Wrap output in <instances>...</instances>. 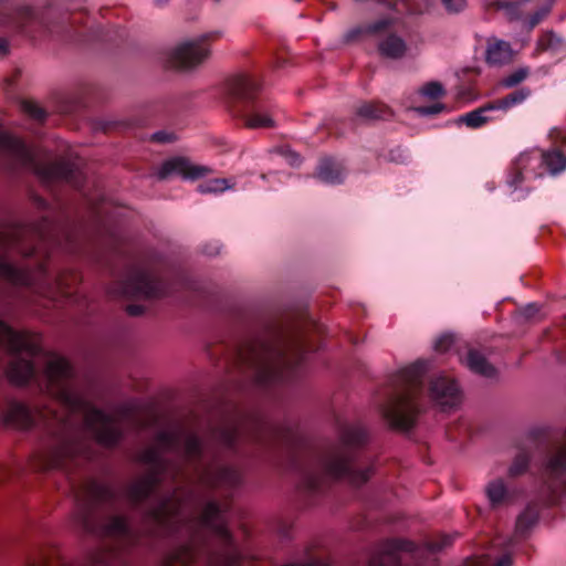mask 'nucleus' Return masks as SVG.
I'll use <instances>...</instances> for the list:
<instances>
[{
    "mask_svg": "<svg viewBox=\"0 0 566 566\" xmlns=\"http://www.w3.org/2000/svg\"><path fill=\"white\" fill-rule=\"evenodd\" d=\"M543 161V150L533 149L522 153L511 166L507 184L517 189L524 180L542 177Z\"/></svg>",
    "mask_w": 566,
    "mask_h": 566,
    "instance_id": "ddd939ff",
    "label": "nucleus"
},
{
    "mask_svg": "<svg viewBox=\"0 0 566 566\" xmlns=\"http://www.w3.org/2000/svg\"><path fill=\"white\" fill-rule=\"evenodd\" d=\"M155 4L158 7H164L168 3L169 0H154Z\"/></svg>",
    "mask_w": 566,
    "mask_h": 566,
    "instance_id": "8fccbe9b",
    "label": "nucleus"
},
{
    "mask_svg": "<svg viewBox=\"0 0 566 566\" xmlns=\"http://www.w3.org/2000/svg\"><path fill=\"white\" fill-rule=\"evenodd\" d=\"M10 53V42L6 38H0V59L6 57Z\"/></svg>",
    "mask_w": 566,
    "mask_h": 566,
    "instance_id": "c03bdc74",
    "label": "nucleus"
},
{
    "mask_svg": "<svg viewBox=\"0 0 566 566\" xmlns=\"http://www.w3.org/2000/svg\"><path fill=\"white\" fill-rule=\"evenodd\" d=\"M7 83H8V85H12L13 84V80H7Z\"/></svg>",
    "mask_w": 566,
    "mask_h": 566,
    "instance_id": "5fc2aeb1",
    "label": "nucleus"
},
{
    "mask_svg": "<svg viewBox=\"0 0 566 566\" xmlns=\"http://www.w3.org/2000/svg\"><path fill=\"white\" fill-rule=\"evenodd\" d=\"M512 539L501 555L492 553L468 557L462 566H512Z\"/></svg>",
    "mask_w": 566,
    "mask_h": 566,
    "instance_id": "412c9836",
    "label": "nucleus"
},
{
    "mask_svg": "<svg viewBox=\"0 0 566 566\" xmlns=\"http://www.w3.org/2000/svg\"><path fill=\"white\" fill-rule=\"evenodd\" d=\"M291 165H298L301 163L300 156L296 153L289 151Z\"/></svg>",
    "mask_w": 566,
    "mask_h": 566,
    "instance_id": "a18cd8bd",
    "label": "nucleus"
},
{
    "mask_svg": "<svg viewBox=\"0 0 566 566\" xmlns=\"http://www.w3.org/2000/svg\"><path fill=\"white\" fill-rule=\"evenodd\" d=\"M530 95L531 90L528 87H521L502 98L492 101L490 107H494L495 111L507 112L509 109L521 105L530 97Z\"/></svg>",
    "mask_w": 566,
    "mask_h": 566,
    "instance_id": "393cba45",
    "label": "nucleus"
},
{
    "mask_svg": "<svg viewBox=\"0 0 566 566\" xmlns=\"http://www.w3.org/2000/svg\"><path fill=\"white\" fill-rule=\"evenodd\" d=\"M389 160L397 164H405L409 160V154L407 150L397 147L389 151Z\"/></svg>",
    "mask_w": 566,
    "mask_h": 566,
    "instance_id": "ea45409f",
    "label": "nucleus"
},
{
    "mask_svg": "<svg viewBox=\"0 0 566 566\" xmlns=\"http://www.w3.org/2000/svg\"><path fill=\"white\" fill-rule=\"evenodd\" d=\"M146 311L145 306L139 304H129L126 306V312L130 316H140Z\"/></svg>",
    "mask_w": 566,
    "mask_h": 566,
    "instance_id": "37998d69",
    "label": "nucleus"
},
{
    "mask_svg": "<svg viewBox=\"0 0 566 566\" xmlns=\"http://www.w3.org/2000/svg\"><path fill=\"white\" fill-rule=\"evenodd\" d=\"M563 326H564V329H565V333H566V318L564 319Z\"/></svg>",
    "mask_w": 566,
    "mask_h": 566,
    "instance_id": "4d7b16f0",
    "label": "nucleus"
},
{
    "mask_svg": "<svg viewBox=\"0 0 566 566\" xmlns=\"http://www.w3.org/2000/svg\"><path fill=\"white\" fill-rule=\"evenodd\" d=\"M115 33H116V36H117V38H119V39H122V38H123V34H122V33H123V31H122V30H116V31H115Z\"/></svg>",
    "mask_w": 566,
    "mask_h": 566,
    "instance_id": "603ef678",
    "label": "nucleus"
},
{
    "mask_svg": "<svg viewBox=\"0 0 566 566\" xmlns=\"http://www.w3.org/2000/svg\"><path fill=\"white\" fill-rule=\"evenodd\" d=\"M174 471H175V472H174V475H175V476H177V475H179V474H184V473H182V469H181V468H179V467H175V468H174Z\"/></svg>",
    "mask_w": 566,
    "mask_h": 566,
    "instance_id": "3c124183",
    "label": "nucleus"
},
{
    "mask_svg": "<svg viewBox=\"0 0 566 566\" xmlns=\"http://www.w3.org/2000/svg\"><path fill=\"white\" fill-rule=\"evenodd\" d=\"M86 566H111L108 562V554L103 551L92 553Z\"/></svg>",
    "mask_w": 566,
    "mask_h": 566,
    "instance_id": "c9c22d12",
    "label": "nucleus"
},
{
    "mask_svg": "<svg viewBox=\"0 0 566 566\" xmlns=\"http://www.w3.org/2000/svg\"><path fill=\"white\" fill-rule=\"evenodd\" d=\"M36 200H38V202H39V205H40L41 207H44V206H45V201H44L43 199H41V198H36Z\"/></svg>",
    "mask_w": 566,
    "mask_h": 566,
    "instance_id": "864d4df0",
    "label": "nucleus"
},
{
    "mask_svg": "<svg viewBox=\"0 0 566 566\" xmlns=\"http://www.w3.org/2000/svg\"><path fill=\"white\" fill-rule=\"evenodd\" d=\"M465 365L472 373L485 378H495L497 375L496 368L478 349H469Z\"/></svg>",
    "mask_w": 566,
    "mask_h": 566,
    "instance_id": "4be33fe9",
    "label": "nucleus"
},
{
    "mask_svg": "<svg viewBox=\"0 0 566 566\" xmlns=\"http://www.w3.org/2000/svg\"><path fill=\"white\" fill-rule=\"evenodd\" d=\"M536 493L516 518V537H525L545 510L566 507V441L543 448L536 460Z\"/></svg>",
    "mask_w": 566,
    "mask_h": 566,
    "instance_id": "39448f33",
    "label": "nucleus"
},
{
    "mask_svg": "<svg viewBox=\"0 0 566 566\" xmlns=\"http://www.w3.org/2000/svg\"><path fill=\"white\" fill-rule=\"evenodd\" d=\"M0 420L4 426L15 429H29L34 424V418L22 402L9 400L0 410Z\"/></svg>",
    "mask_w": 566,
    "mask_h": 566,
    "instance_id": "a211bd4d",
    "label": "nucleus"
},
{
    "mask_svg": "<svg viewBox=\"0 0 566 566\" xmlns=\"http://www.w3.org/2000/svg\"><path fill=\"white\" fill-rule=\"evenodd\" d=\"M378 52L384 57L399 60L406 54L407 44L396 33H389L378 43Z\"/></svg>",
    "mask_w": 566,
    "mask_h": 566,
    "instance_id": "5701e85b",
    "label": "nucleus"
},
{
    "mask_svg": "<svg viewBox=\"0 0 566 566\" xmlns=\"http://www.w3.org/2000/svg\"><path fill=\"white\" fill-rule=\"evenodd\" d=\"M39 235H40L41 238H44V233H42V232H39Z\"/></svg>",
    "mask_w": 566,
    "mask_h": 566,
    "instance_id": "13d9d810",
    "label": "nucleus"
},
{
    "mask_svg": "<svg viewBox=\"0 0 566 566\" xmlns=\"http://www.w3.org/2000/svg\"><path fill=\"white\" fill-rule=\"evenodd\" d=\"M537 49L553 54H566V42L554 31H547L539 36Z\"/></svg>",
    "mask_w": 566,
    "mask_h": 566,
    "instance_id": "a878e982",
    "label": "nucleus"
},
{
    "mask_svg": "<svg viewBox=\"0 0 566 566\" xmlns=\"http://www.w3.org/2000/svg\"><path fill=\"white\" fill-rule=\"evenodd\" d=\"M221 245L218 241L207 243L202 247V253L207 255H217L220 253Z\"/></svg>",
    "mask_w": 566,
    "mask_h": 566,
    "instance_id": "79ce46f5",
    "label": "nucleus"
},
{
    "mask_svg": "<svg viewBox=\"0 0 566 566\" xmlns=\"http://www.w3.org/2000/svg\"><path fill=\"white\" fill-rule=\"evenodd\" d=\"M431 365L430 359H418L395 376L396 388L381 406L382 417L390 427L405 431L416 424L421 412L423 376L430 370Z\"/></svg>",
    "mask_w": 566,
    "mask_h": 566,
    "instance_id": "0eeeda50",
    "label": "nucleus"
},
{
    "mask_svg": "<svg viewBox=\"0 0 566 566\" xmlns=\"http://www.w3.org/2000/svg\"><path fill=\"white\" fill-rule=\"evenodd\" d=\"M209 172L205 166L192 165L185 157H174L163 163L157 171L159 180H166L174 175H179L185 179L196 180Z\"/></svg>",
    "mask_w": 566,
    "mask_h": 566,
    "instance_id": "f3484780",
    "label": "nucleus"
},
{
    "mask_svg": "<svg viewBox=\"0 0 566 566\" xmlns=\"http://www.w3.org/2000/svg\"><path fill=\"white\" fill-rule=\"evenodd\" d=\"M522 493V489L504 478H495L485 485V495L493 510L513 504Z\"/></svg>",
    "mask_w": 566,
    "mask_h": 566,
    "instance_id": "4468645a",
    "label": "nucleus"
},
{
    "mask_svg": "<svg viewBox=\"0 0 566 566\" xmlns=\"http://www.w3.org/2000/svg\"><path fill=\"white\" fill-rule=\"evenodd\" d=\"M129 411H130V410H129V408H128V407H125V409H124V413H128Z\"/></svg>",
    "mask_w": 566,
    "mask_h": 566,
    "instance_id": "6e6d98bb",
    "label": "nucleus"
},
{
    "mask_svg": "<svg viewBox=\"0 0 566 566\" xmlns=\"http://www.w3.org/2000/svg\"><path fill=\"white\" fill-rule=\"evenodd\" d=\"M543 168L551 175H557L566 169V156L558 149L543 151Z\"/></svg>",
    "mask_w": 566,
    "mask_h": 566,
    "instance_id": "cd10ccee",
    "label": "nucleus"
},
{
    "mask_svg": "<svg viewBox=\"0 0 566 566\" xmlns=\"http://www.w3.org/2000/svg\"><path fill=\"white\" fill-rule=\"evenodd\" d=\"M156 440L166 450L177 452L199 483L209 489L235 488L242 482L241 472L223 463V452L264 458L298 475L297 499L305 507L317 504L332 481L360 486L374 473L369 459L361 455L369 436L360 424L342 427L339 441L324 450L305 448L289 426L256 418L248 423L233 418L211 426L206 440L195 432L180 434L165 430L157 433Z\"/></svg>",
    "mask_w": 566,
    "mask_h": 566,
    "instance_id": "f257e3e1",
    "label": "nucleus"
},
{
    "mask_svg": "<svg viewBox=\"0 0 566 566\" xmlns=\"http://www.w3.org/2000/svg\"><path fill=\"white\" fill-rule=\"evenodd\" d=\"M85 11L56 12L49 8L38 12L28 6L15 9L0 0V27L8 28L18 34L34 38L36 32L44 30L51 35L69 42H84L91 29L84 28Z\"/></svg>",
    "mask_w": 566,
    "mask_h": 566,
    "instance_id": "423d86ee",
    "label": "nucleus"
},
{
    "mask_svg": "<svg viewBox=\"0 0 566 566\" xmlns=\"http://www.w3.org/2000/svg\"><path fill=\"white\" fill-rule=\"evenodd\" d=\"M394 20L389 17H385L378 19L373 22H367L360 25H357L344 35L345 42H354L363 36H380L389 31L392 27Z\"/></svg>",
    "mask_w": 566,
    "mask_h": 566,
    "instance_id": "aec40b11",
    "label": "nucleus"
},
{
    "mask_svg": "<svg viewBox=\"0 0 566 566\" xmlns=\"http://www.w3.org/2000/svg\"><path fill=\"white\" fill-rule=\"evenodd\" d=\"M539 307L536 303H531L523 308H521L520 313L525 319H531L535 317V315L538 313Z\"/></svg>",
    "mask_w": 566,
    "mask_h": 566,
    "instance_id": "a19ab883",
    "label": "nucleus"
},
{
    "mask_svg": "<svg viewBox=\"0 0 566 566\" xmlns=\"http://www.w3.org/2000/svg\"><path fill=\"white\" fill-rule=\"evenodd\" d=\"M446 109V105L442 103H434L429 106H418L415 108V112L421 116H430L441 113Z\"/></svg>",
    "mask_w": 566,
    "mask_h": 566,
    "instance_id": "e433bc0d",
    "label": "nucleus"
},
{
    "mask_svg": "<svg viewBox=\"0 0 566 566\" xmlns=\"http://www.w3.org/2000/svg\"><path fill=\"white\" fill-rule=\"evenodd\" d=\"M113 293L123 297L159 298L170 294L169 284L146 270L136 269L116 282Z\"/></svg>",
    "mask_w": 566,
    "mask_h": 566,
    "instance_id": "f8f14e48",
    "label": "nucleus"
},
{
    "mask_svg": "<svg viewBox=\"0 0 566 566\" xmlns=\"http://www.w3.org/2000/svg\"><path fill=\"white\" fill-rule=\"evenodd\" d=\"M452 344H453L452 335H450V334L441 335L434 342V350L438 353H446L451 348Z\"/></svg>",
    "mask_w": 566,
    "mask_h": 566,
    "instance_id": "4c0bfd02",
    "label": "nucleus"
},
{
    "mask_svg": "<svg viewBox=\"0 0 566 566\" xmlns=\"http://www.w3.org/2000/svg\"><path fill=\"white\" fill-rule=\"evenodd\" d=\"M368 524H369L368 520L366 517H364L357 525H355V528L364 530V528L368 527Z\"/></svg>",
    "mask_w": 566,
    "mask_h": 566,
    "instance_id": "de8ad7c7",
    "label": "nucleus"
},
{
    "mask_svg": "<svg viewBox=\"0 0 566 566\" xmlns=\"http://www.w3.org/2000/svg\"><path fill=\"white\" fill-rule=\"evenodd\" d=\"M176 135L166 130H159L151 135L150 140L158 144H169L176 140Z\"/></svg>",
    "mask_w": 566,
    "mask_h": 566,
    "instance_id": "58836bf2",
    "label": "nucleus"
},
{
    "mask_svg": "<svg viewBox=\"0 0 566 566\" xmlns=\"http://www.w3.org/2000/svg\"><path fill=\"white\" fill-rule=\"evenodd\" d=\"M222 38L221 31H211L182 42L165 53V63L175 69H192L210 56V45Z\"/></svg>",
    "mask_w": 566,
    "mask_h": 566,
    "instance_id": "9b49d317",
    "label": "nucleus"
},
{
    "mask_svg": "<svg viewBox=\"0 0 566 566\" xmlns=\"http://www.w3.org/2000/svg\"><path fill=\"white\" fill-rule=\"evenodd\" d=\"M90 500L80 505L75 516L77 526L86 534L94 536H108L122 539L128 544L138 541V533L132 528L124 515H111L99 521L95 506L99 504L113 505L118 499V492L111 485L92 482L88 485Z\"/></svg>",
    "mask_w": 566,
    "mask_h": 566,
    "instance_id": "6e6552de",
    "label": "nucleus"
},
{
    "mask_svg": "<svg viewBox=\"0 0 566 566\" xmlns=\"http://www.w3.org/2000/svg\"><path fill=\"white\" fill-rule=\"evenodd\" d=\"M21 109L32 119L43 123L48 116V113L36 103L30 101H23L21 103Z\"/></svg>",
    "mask_w": 566,
    "mask_h": 566,
    "instance_id": "c756f323",
    "label": "nucleus"
},
{
    "mask_svg": "<svg viewBox=\"0 0 566 566\" xmlns=\"http://www.w3.org/2000/svg\"><path fill=\"white\" fill-rule=\"evenodd\" d=\"M261 82L250 74H237L226 82L228 103L234 117L251 129L274 127V119L258 101Z\"/></svg>",
    "mask_w": 566,
    "mask_h": 566,
    "instance_id": "9d476101",
    "label": "nucleus"
},
{
    "mask_svg": "<svg viewBox=\"0 0 566 566\" xmlns=\"http://www.w3.org/2000/svg\"><path fill=\"white\" fill-rule=\"evenodd\" d=\"M310 350L301 331L271 322L258 332L222 340L209 349V355L220 354L228 367L248 373L259 387L268 390L295 382Z\"/></svg>",
    "mask_w": 566,
    "mask_h": 566,
    "instance_id": "7ed1b4c3",
    "label": "nucleus"
},
{
    "mask_svg": "<svg viewBox=\"0 0 566 566\" xmlns=\"http://www.w3.org/2000/svg\"><path fill=\"white\" fill-rule=\"evenodd\" d=\"M452 542L451 535H440L419 547L408 539L385 538L370 547L367 566H436L433 559L422 562V557L444 549Z\"/></svg>",
    "mask_w": 566,
    "mask_h": 566,
    "instance_id": "1a4fd4ad",
    "label": "nucleus"
},
{
    "mask_svg": "<svg viewBox=\"0 0 566 566\" xmlns=\"http://www.w3.org/2000/svg\"><path fill=\"white\" fill-rule=\"evenodd\" d=\"M57 285H59V289H61L62 291L66 290V287H67V284L64 283V281L61 276L57 279Z\"/></svg>",
    "mask_w": 566,
    "mask_h": 566,
    "instance_id": "09e8293b",
    "label": "nucleus"
},
{
    "mask_svg": "<svg viewBox=\"0 0 566 566\" xmlns=\"http://www.w3.org/2000/svg\"><path fill=\"white\" fill-rule=\"evenodd\" d=\"M527 75H528V70L524 69V67H521V69L515 70L514 72H512L507 76H505L501 81V84L504 87H509V88L510 87H514L517 84H520L521 82H523L527 77Z\"/></svg>",
    "mask_w": 566,
    "mask_h": 566,
    "instance_id": "2f4dec72",
    "label": "nucleus"
},
{
    "mask_svg": "<svg viewBox=\"0 0 566 566\" xmlns=\"http://www.w3.org/2000/svg\"><path fill=\"white\" fill-rule=\"evenodd\" d=\"M444 11L448 14H459L467 8V0H440Z\"/></svg>",
    "mask_w": 566,
    "mask_h": 566,
    "instance_id": "72a5a7b5",
    "label": "nucleus"
},
{
    "mask_svg": "<svg viewBox=\"0 0 566 566\" xmlns=\"http://www.w3.org/2000/svg\"><path fill=\"white\" fill-rule=\"evenodd\" d=\"M356 115L366 120L391 118L392 111L385 104L378 102H366L356 109Z\"/></svg>",
    "mask_w": 566,
    "mask_h": 566,
    "instance_id": "b1692460",
    "label": "nucleus"
},
{
    "mask_svg": "<svg viewBox=\"0 0 566 566\" xmlns=\"http://www.w3.org/2000/svg\"><path fill=\"white\" fill-rule=\"evenodd\" d=\"M552 3H553V0H551L548 4L539 8L538 10H536L534 13H532L530 15V19H528V28L530 29H534L549 13Z\"/></svg>",
    "mask_w": 566,
    "mask_h": 566,
    "instance_id": "f704fd0d",
    "label": "nucleus"
},
{
    "mask_svg": "<svg viewBox=\"0 0 566 566\" xmlns=\"http://www.w3.org/2000/svg\"><path fill=\"white\" fill-rule=\"evenodd\" d=\"M490 106H491V102L486 103L485 105H483L472 112H469V113L460 116L459 123H463L468 127L473 128V129L480 128L481 126H483L485 123H488L490 120V118L488 116H485V113L490 112V111H495L494 107H490Z\"/></svg>",
    "mask_w": 566,
    "mask_h": 566,
    "instance_id": "c85d7f7f",
    "label": "nucleus"
},
{
    "mask_svg": "<svg viewBox=\"0 0 566 566\" xmlns=\"http://www.w3.org/2000/svg\"><path fill=\"white\" fill-rule=\"evenodd\" d=\"M420 92L422 95L433 99L439 98L446 93L442 84L439 82H429L424 84Z\"/></svg>",
    "mask_w": 566,
    "mask_h": 566,
    "instance_id": "473e14b6",
    "label": "nucleus"
},
{
    "mask_svg": "<svg viewBox=\"0 0 566 566\" xmlns=\"http://www.w3.org/2000/svg\"><path fill=\"white\" fill-rule=\"evenodd\" d=\"M95 38H97L98 40L101 41H114L113 38L107 33V34H104L103 31H99L97 34L94 35Z\"/></svg>",
    "mask_w": 566,
    "mask_h": 566,
    "instance_id": "49530a36",
    "label": "nucleus"
},
{
    "mask_svg": "<svg viewBox=\"0 0 566 566\" xmlns=\"http://www.w3.org/2000/svg\"><path fill=\"white\" fill-rule=\"evenodd\" d=\"M227 188H229L227 179H212L200 184L198 186V191L201 193L222 192Z\"/></svg>",
    "mask_w": 566,
    "mask_h": 566,
    "instance_id": "7c9ffc66",
    "label": "nucleus"
},
{
    "mask_svg": "<svg viewBox=\"0 0 566 566\" xmlns=\"http://www.w3.org/2000/svg\"><path fill=\"white\" fill-rule=\"evenodd\" d=\"M346 169L343 163L333 157L321 158L315 170V178L328 185L343 184Z\"/></svg>",
    "mask_w": 566,
    "mask_h": 566,
    "instance_id": "6ab92c4d",
    "label": "nucleus"
},
{
    "mask_svg": "<svg viewBox=\"0 0 566 566\" xmlns=\"http://www.w3.org/2000/svg\"><path fill=\"white\" fill-rule=\"evenodd\" d=\"M510 45L504 41L489 44L485 60L490 65H502L510 60Z\"/></svg>",
    "mask_w": 566,
    "mask_h": 566,
    "instance_id": "bb28decb",
    "label": "nucleus"
},
{
    "mask_svg": "<svg viewBox=\"0 0 566 566\" xmlns=\"http://www.w3.org/2000/svg\"><path fill=\"white\" fill-rule=\"evenodd\" d=\"M431 399L443 408H452L461 400V392L454 379L439 375L433 377L429 384Z\"/></svg>",
    "mask_w": 566,
    "mask_h": 566,
    "instance_id": "dca6fc26",
    "label": "nucleus"
},
{
    "mask_svg": "<svg viewBox=\"0 0 566 566\" xmlns=\"http://www.w3.org/2000/svg\"><path fill=\"white\" fill-rule=\"evenodd\" d=\"M139 461L148 467V472L125 489V497L134 510L140 512L145 523L174 532L185 522L181 515L182 502L175 492L165 495L158 492L172 463L157 447L145 449L139 454Z\"/></svg>",
    "mask_w": 566,
    "mask_h": 566,
    "instance_id": "20e7f679",
    "label": "nucleus"
},
{
    "mask_svg": "<svg viewBox=\"0 0 566 566\" xmlns=\"http://www.w3.org/2000/svg\"><path fill=\"white\" fill-rule=\"evenodd\" d=\"M537 449L536 439L527 438L515 447L514 455L506 470V479L513 483L531 470V463Z\"/></svg>",
    "mask_w": 566,
    "mask_h": 566,
    "instance_id": "2eb2a0df",
    "label": "nucleus"
},
{
    "mask_svg": "<svg viewBox=\"0 0 566 566\" xmlns=\"http://www.w3.org/2000/svg\"><path fill=\"white\" fill-rule=\"evenodd\" d=\"M0 350L10 357L6 374L11 382L18 386L34 382L41 391L57 400L70 416L82 417L81 424H74L71 419L63 420L62 437L55 446L38 455L36 470L67 471L77 458H90L87 431L105 448L119 444L124 437L122 428L113 416L92 405L78 391L74 384V369L66 358L50 355L40 375L33 363V358L43 352L38 338L13 329L1 319Z\"/></svg>",
    "mask_w": 566,
    "mask_h": 566,
    "instance_id": "f03ea898",
    "label": "nucleus"
}]
</instances>
